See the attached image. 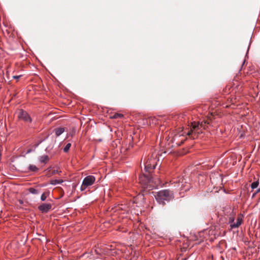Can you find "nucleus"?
I'll use <instances>...</instances> for the list:
<instances>
[{"mask_svg": "<svg viewBox=\"0 0 260 260\" xmlns=\"http://www.w3.org/2000/svg\"><path fill=\"white\" fill-rule=\"evenodd\" d=\"M139 181L144 187L153 188L160 184V181L158 178L153 177L150 173H146L139 177Z\"/></svg>", "mask_w": 260, "mask_h": 260, "instance_id": "obj_1", "label": "nucleus"}, {"mask_svg": "<svg viewBox=\"0 0 260 260\" xmlns=\"http://www.w3.org/2000/svg\"><path fill=\"white\" fill-rule=\"evenodd\" d=\"M174 198L173 191L169 189H164L158 191L155 198L158 204L162 205L172 200Z\"/></svg>", "mask_w": 260, "mask_h": 260, "instance_id": "obj_2", "label": "nucleus"}, {"mask_svg": "<svg viewBox=\"0 0 260 260\" xmlns=\"http://www.w3.org/2000/svg\"><path fill=\"white\" fill-rule=\"evenodd\" d=\"M158 160L157 154L156 153H153L146 159H145L144 164L145 172L150 173L157 165Z\"/></svg>", "mask_w": 260, "mask_h": 260, "instance_id": "obj_3", "label": "nucleus"}, {"mask_svg": "<svg viewBox=\"0 0 260 260\" xmlns=\"http://www.w3.org/2000/svg\"><path fill=\"white\" fill-rule=\"evenodd\" d=\"M200 126V125L198 122H193L191 123L190 130L187 132V135L190 137L191 139H194L197 137L196 134H199L201 132L199 131Z\"/></svg>", "mask_w": 260, "mask_h": 260, "instance_id": "obj_4", "label": "nucleus"}, {"mask_svg": "<svg viewBox=\"0 0 260 260\" xmlns=\"http://www.w3.org/2000/svg\"><path fill=\"white\" fill-rule=\"evenodd\" d=\"M95 178L93 176L89 175L84 178L80 187L81 191L84 190L87 187L92 185L95 182Z\"/></svg>", "mask_w": 260, "mask_h": 260, "instance_id": "obj_5", "label": "nucleus"}, {"mask_svg": "<svg viewBox=\"0 0 260 260\" xmlns=\"http://www.w3.org/2000/svg\"><path fill=\"white\" fill-rule=\"evenodd\" d=\"M18 117L19 119L22 120L26 122L30 123L32 119L28 114L22 109L19 110L18 113Z\"/></svg>", "mask_w": 260, "mask_h": 260, "instance_id": "obj_6", "label": "nucleus"}, {"mask_svg": "<svg viewBox=\"0 0 260 260\" xmlns=\"http://www.w3.org/2000/svg\"><path fill=\"white\" fill-rule=\"evenodd\" d=\"M52 206L50 204L44 203L38 207L39 210L42 213H47L51 209Z\"/></svg>", "mask_w": 260, "mask_h": 260, "instance_id": "obj_7", "label": "nucleus"}, {"mask_svg": "<svg viewBox=\"0 0 260 260\" xmlns=\"http://www.w3.org/2000/svg\"><path fill=\"white\" fill-rule=\"evenodd\" d=\"M243 216L242 214H239L238 216L236 222L231 225V229H235L238 228L242 223Z\"/></svg>", "mask_w": 260, "mask_h": 260, "instance_id": "obj_8", "label": "nucleus"}, {"mask_svg": "<svg viewBox=\"0 0 260 260\" xmlns=\"http://www.w3.org/2000/svg\"><path fill=\"white\" fill-rule=\"evenodd\" d=\"M94 252L98 255L109 254L108 251L106 250L105 248H101L99 247H95Z\"/></svg>", "mask_w": 260, "mask_h": 260, "instance_id": "obj_9", "label": "nucleus"}, {"mask_svg": "<svg viewBox=\"0 0 260 260\" xmlns=\"http://www.w3.org/2000/svg\"><path fill=\"white\" fill-rule=\"evenodd\" d=\"M49 160V157L47 155H44L41 156L39 157V161L41 163L46 164L48 162Z\"/></svg>", "mask_w": 260, "mask_h": 260, "instance_id": "obj_10", "label": "nucleus"}, {"mask_svg": "<svg viewBox=\"0 0 260 260\" xmlns=\"http://www.w3.org/2000/svg\"><path fill=\"white\" fill-rule=\"evenodd\" d=\"M64 131V129L63 127L57 128L55 129V133L56 136H59Z\"/></svg>", "mask_w": 260, "mask_h": 260, "instance_id": "obj_11", "label": "nucleus"}, {"mask_svg": "<svg viewBox=\"0 0 260 260\" xmlns=\"http://www.w3.org/2000/svg\"><path fill=\"white\" fill-rule=\"evenodd\" d=\"M63 182L62 179H54L50 181V183L52 185H55L57 184H61Z\"/></svg>", "mask_w": 260, "mask_h": 260, "instance_id": "obj_12", "label": "nucleus"}, {"mask_svg": "<svg viewBox=\"0 0 260 260\" xmlns=\"http://www.w3.org/2000/svg\"><path fill=\"white\" fill-rule=\"evenodd\" d=\"M28 170L31 172H37L39 169L35 165H30L28 167Z\"/></svg>", "mask_w": 260, "mask_h": 260, "instance_id": "obj_13", "label": "nucleus"}, {"mask_svg": "<svg viewBox=\"0 0 260 260\" xmlns=\"http://www.w3.org/2000/svg\"><path fill=\"white\" fill-rule=\"evenodd\" d=\"M123 117V115L119 113H115L113 115L111 116V118L117 119Z\"/></svg>", "mask_w": 260, "mask_h": 260, "instance_id": "obj_14", "label": "nucleus"}, {"mask_svg": "<svg viewBox=\"0 0 260 260\" xmlns=\"http://www.w3.org/2000/svg\"><path fill=\"white\" fill-rule=\"evenodd\" d=\"M28 191L29 192H30L32 194H36L39 193L38 190H37L34 188H32V187L29 188L28 189Z\"/></svg>", "mask_w": 260, "mask_h": 260, "instance_id": "obj_15", "label": "nucleus"}, {"mask_svg": "<svg viewBox=\"0 0 260 260\" xmlns=\"http://www.w3.org/2000/svg\"><path fill=\"white\" fill-rule=\"evenodd\" d=\"M259 184V182L258 181H256L255 182H253V183H251V187L252 189H255L257 187L258 185Z\"/></svg>", "mask_w": 260, "mask_h": 260, "instance_id": "obj_16", "label": "nucleus"}, {"mask_svg": "<svg viewBox=\"0 0 260 260\" xmlns=\"http://www.w3.org/2000/svg\"><path fill=\"white\" fill-rule=\"evenodd\" d=\"M235 217L234 215L231 216L229 217V223L230 224V226L231 227V225L233 223H235L234 222Z\"/></svg>", "mask_w": 260, "mask_h": 260, "instance_id": "obj_17", "label": "nucleus"}, {"mask_svg": "<svg viewBox=\"0 0 260 260\" xmlns=\"http://www.w3.org/2000/svg\"><path fill=\"white\" fill-rule=\"evenodd\" d=\"M71 146V143H68L66 145L64 148H63L64 152H67L69 151V150L70 149Z\"/></svg>", "mask_w": 260, "mask_h": 260, "instance_id": "obj_18", "label": "nucleus"}, {"mask_svg": "<svg viewBox=\"0 0 260 260\" xmlns=\"http://www.w3.org/2000/svg\"><path fill=\"white\" fill-rule=\"evenodd\" d=\"M53 148V144H51L46 147V148L45 149V151L49 153L51 151V150Z\"/></svg>", "mask_w": 260, "mask_h": 260, "instance_id": "obj_19", "label": "nucleus"}, {"mask_svg": "<svg viewBox=\"0 0 260 260\" xmlns=\"http://www.w3.org/2000/svg\"><path fill=\"white\" fill-rule=\"evenodd\" d=\"M47 197V193L44 192L41 196V200L42 201H44L46 200Z\"/></svg>", "mask_w": 260, "mask_h": 260, "instance_id": "obj_20", "label": "nucleus"}, {"mask_svg": "<svg viewBox=\"0 0 260 260\" xmlns=\"http://www.w3.org/2000/svg\"><path fill=\"white\" fill-rule=\"evenodd\" d=\"M60 172H61V171H58V170H53V171H52V174H53V175H55V174H58V173H59Z\"/></svg>", "mask_w": 260, "mask_h": 260, "instance_id": "obj_21", "label": "nucleus"}, {"mask_svg": "<svg viewBox=\"0 0 260 260\" xmlns=\"http://www.w3.org/2000/svg\"><path fill=\"white\" fill-rule=\"evenodd\" d=\"M21 76V75H19V76H13V78L18 80V79H19L20 78Z\"/></svg>", "mask_w": 260, "mask_h": 260, "instance_id": "obj_22", "label": "nucleus"}, {"mask_svg": "<svg viewBox=\"0 0 260 260\" xmlns=\"http://www.w3.org/2000/svg\"><path fill=\"white\" fill-rule=\"evenodd\" d=\"M18 202L20 204H22L23 203V201L22 200H19Z\"/></svg>", "mask_w": 260, "mask_h": 260, "instance_id": "obj_23", "label": "nucleus"}, {"mask_svg": "<svg viewBox=\"0 0 260 260\" xmlns=\"http://www.w3.org/2000/svg\"><path fill=\"white\" fill-rule=\"evenodd\" d=\"M259 191H260V188H258V189L257 190L256 192L255 193V194H256V193H258V192H259Z\"/></svg>", "mask_w": 260, "mask_h": 260, "instance_id": "obj_24", "label": "nucleus"}]
</instances>
